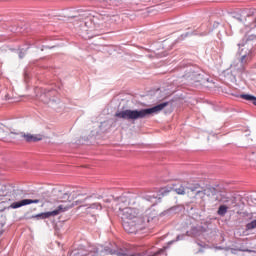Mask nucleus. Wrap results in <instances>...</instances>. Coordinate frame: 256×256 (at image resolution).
<instances>
[{"mask_svg": "<svg viewBox=\"0 0 256 256\" xmlns=\"http://www.w3.org/2000/svg\"><path fill=\"white\" fill-rule=\"evenodd\" d=\"M233 19H236L239 23H244L247 30V38L245 43L238 44L240 49L239 57L233 61L230 67L232 71H236L235 77L238 76L240 79H245L247 77L245 65L253 59L255 53L253 40L256 39V16L253 15V10L245 9L240 14L233 16Z\"/></svg>", "mask_w": 256, "mask_h": 256, "instance_id": "f257e3e1", "label": "nucleus"}, {"mask_svg": "<svg viewBox=\"0 0 256 256\" xmlns=\"http://www.w3.org/2000/svg\"><path fill=\"white\" fill-rule=\"evenodd\" d=\"M139 197L124 193L120 197L114 199L117 209L120 211L119 215L123 220V228L126 233L137 234L143 231L149 223L148 217H139V209L135 207L139 203Z\"/></svg>", "mask_w": 256, "mask_h": 256, "instance_id": "f03ea898", "label": "nucleus"}, {"mask_svg": "<svg viewBox=\"0 0 256 256\" xmlns=\"http://www.w3.org/2000/svg\"><path fill=\"white\" fill-rule=\"evenodd\" d=\"M167 105H169V102H162L153 107L140 110L126 109L122 111H117L114 117H117L118 119H124L125 121H137V119H145V117L157 115V113L163 111L164 107H167Z\"/></svg>", "mask_w": 256, "mask_h": 256, "instance_id": "7ed1b4c3", "label": "nucleus"}, {"mask_svg": "<svg viewBox=\"0 0 256 256\" xmlns=\"http://www.w3.org/2000/svg\"><path fill=\"white\" fill-rule=\"evenodd\" d=\"M204 74L195 67H188L185 71V75L183 79L186 81L187 85H194L195 87H199V85H203L205 81H209V79L203 78Z\"/></svg>", "mask_w": 256, "mask_h": 256, "instance_id": "20e7f679", "label": "nucleus"}, {"mask_svg": "<svg viewBox=\"0 0 256 256\" xmlns=\"http://www.w3.org/2000/svg\"><path fill=\"white\" fill-rule=\"evenodd\" d=\"M38 91L41 93L39 99L42 103H47L52 109H59L61 107V100L59 98H51L55 95V90L39 89Z\"/></svg>", "mask_w": 256, "mask_h": 256, "instance_id": "39448f33", "label": "nucleus"}, {"mask_svg": "<svg viewBox=\"0 0 256 256\" xmlns=\"http://www.w3.org/2000/svg\"><path fill=\"white\" fill-rule=\"evenodd\" d=\"M69 207H65L63 205H59L57 209L49 212H42L36 215L31 216V219H37V221H41L43 219H49V217H55L59 215V213H65Z\"/></svg>", "mask_w": 256, "mask_h": 256, "instance_id": "423d86ee", "label": "nucleus"}, {"mask_svg": "<svg viewBox=\"0 0 256 256\" xmlns=\"http://www.w3.org/2000/svg\"><path fill=\"white\" fill-rule=\"evenodd\" d=\"M142 199H144V201H147L148 203H151L152 205H157L161 197H159V194L157 193L148 192L142 196Z\"/></svg>", "mask_w": 256, "mask_h": 256, "instance_id": "0eeeda50", "label": "nucleus"}, {"mask_svg": "<svg viewBox=\"0 0 256 256\" xmlns=\"http://www.w3.org/2000/svg\"><path fill=\"white\" fill-rule=\"evenodd\" d=\"M20 136L27 141V143H36V141H41V136L40 135H33V134H25V133H20Z\"/></svg>", "mask_w": 256, "mask_h": 256, "instance_id": "6e6552de", "label": "nucleus"}, {"mask_svg": "<svg viewBox=\"0 0 256 256\" xmlns=\"http://www.w3.org/2000/svg\"><path fill=\"white\" fill-rule=\"evenodd\" d=\"M198 189H201L199 183L186 182V193H194L195 195Z\"/></svg>", "mask_w": 256, "mask_h": 256, "instance_id": "1a4fd4ad", "label": "nucleus"}, {"mask_svg": "<svg viewBox=\"0 0 256 256\" xmlns=\"http://www.w3.org/2000/svg\"><path fill=\"white\" fill-rule=\"evenodd\" d=\"M173 189H174L175 193H177V195L187 194L186 182H184L183 184H180L179 187H174Z\"/></svg>", "mask_w": 256, "mask_h": 256, "instance_id": "9d476101", "label": "nucleus"}, {"mask_svg": "<svg viewBox=\"0 0 256 256\" xmlns=\"http://www.w3.org/2000/svg\"><path fill=\"white\" fill-rule=\"evenodd\" d=\"M25 205H27V200L23 199V200H20V201H17V202H13L10 205V209H19L20 207H25Z\"/></svg>", "mask_w": 256, "mask_h": 256, "instance_id": "9b49d317", "label": "nucleus"}, {"mask_svg": "<svg viewBox=\"0 0 256 256\" xmlns=\"http://www.w3.org/2000/svg\"><path fill=\"white\" fill-rule=\"evenodd\" d=\"M177 211V207L169 208L168 210L163 211L160 215L161 217H171V215H175Z\"/></svg>", "mask_w": 256, "mask_h": 256, "instance_id": "f8f14e48", "label": "nucleus"}, {"mask_svg": "<svg viewBox=\"0 0 256 256\" xmlns=\"http://www.w3.org/2000/svg\"><path fill=\"white\" fill-rule=\"evenodd\" d=\"M204 193L207 197H211L213 195H217V189H215L214 187H207L204 188Z\"/></svg>", "mask_w": 256, "mask_h": 256, "instance_id": "ddd939ff", "label": "nucleus"}, {"mask_svg": "<svg viewBox=\"0 0 256 256\" xmlns=\"http://www.w3.org/2000/svg\"><path fill=\"white\" fill-rule=\"evenodd\" d=\"M228 209L229 207H227V205H220L217 213L220 215V217H225V215H227Z\"/></svg>", "mask_w": 256, "mask_h": 256, "instance_id": "4468645a", "label": "nucleus"}, {"mask_svg": "<svg viewBox=\"0 0 256 256\" xmlns=\"http://www.w3.org/2000/svg\"><path fill=\"white\" fill-rule=\"evenodd\" d=\"M255 96L251 95V94H241L240 98L244 99L245 101H250L251 103H253V99Z\"/></svg>", "mask_w": 256, "mask_h": 256, "instance_id": "2eb2a0df", "label": "nucleus"}, {"mask_svg": "<svg viewBox=\"0 0 256 256\" xmlns=\"http://www.w3.org/2000/svg\"><path fill=\"white\" fill-rule=\"evenodd\" d=\"M194 195H196V197L199 199H203V197H205V190L200 186V189L196 190Z\"/></svg>", "mask_w": 256, "mask_h": 256, "instance_id": "dca6fc26", "label": "nucleus"}, {"mask_svg": "<svg viewBox=\"0 0 256 256\" xmlns=\"http://www.w3.org/2000/svg\"><path fill=\"white\" fill-rule=\"evenodd\" d=\"M253 229H256V220L246 224V231H253Z\"/></svg>", "mask_w": 256, "mask_h": 256, "instance_id": "f3484780", "label": "nucleus"}, {"mask_svg": "<svg viewBox=\"0 0 256 256\" xmlns=\"http://www.w3.org/2000/svg\"><path fill=\"white\" fill-rule=\"evenodd\" d=\"M89 15L87 12H82L78 16H71L74 19H86V17Z\"/></svg>", "mask_w": 256, "mask_h": 256, "instance_id": "a211bd4d", "label": "nucleus"}, {"mask_svg": "<svg viewBox=\"0 0 256 256\" xmlns=\"http://www.w3.org/2000/svg\"><path fill=\"white\" fill-rule=\"evenodd\" d=\"M183 239H185L184 234H180L176 237V240H172V241L168 242V245H173V243H175V241H183Z\"/></svg>", "mask_w": 256, "mask_h": 256, "instance_id": "6ab92c4d", "label": "nucleus"}, {"mask_svg": "<svg viewBox=\"0 0 256 256\" xmlns=\"http://www.w3.org/2000/svg\"><path fill=\"white\" fill-rule=\"evenodd\" d=\"M27 49H29V47L19 49V58L20 59H23V57H25V53H27Z\"/></svg>", "mask_w": 256, "mask_h": 256, "instance_id": "aec40b11", "label": "nucleus"}, {"mask_svg": "<svg viewBox=\"0 0 256 256\" xmlns=\"http://www.w3.org/2000/svg\"><path fill=\"white\" fill-rule=\"evenodd\" d=\"M90 209H97L98 211H101L102 206L99 203H93L90 205Z\"/></svg>", "mask_w": 256, "mask_h": 256, "instance_id": "412c9836", "label": "nucleus"}, {"mask_svg": "<svg viewBox=\"0 0 256 256\" xmlns=\"http://www.w3.org/2000/svg\"><path fill=\"white\" fill-rule=\"evenodd\" d=\"M33 203H39V199H26V205H31Z\"/></svg>", "mask_w": 256, "mask_h": 256, "instance_id": "4be33fe9", "label": "nucleus"}, {"mask_svg": "<svg viewBox=\"0 0 256 256\" xmlns=\"http://www.w3.org/2000/svg\"><path fill=\"white\" fill-rule=\"evenodd\" d=\"M249 161H251L252 163H256V155L254 152L250 155Z\"/></svg>", "mask_w": 256, "mask_h": 256, "instance_id": "5701e85b", "label": "nucleus"}, {"mask_svg": "<svg viewBox=\"0 0 256 256\" xmlns=\"http://www.w3.org/2000/svg\"><path fill=\"white\" fill-rule=\"evenodd\" d=\"M167 193H169V192L167 190H165V189H162L160 191V194L162 195V197H165V195H167Z\"/></svg>", "mask_w": 256, "mask_h": 256, "instance_id": "b1692460", "label": "nucleus"}, {"mask_svg": "<svg viewBox=\"0 0 256 256\" xmlns=\"http://www.w3.org/2000/svg\"><path fill=\"white\" fill-rule=\"evenodd\" d=\"M233 207H237V203L235 202V199L232 200Z\"/></svg>", "mask_w": 256, "mask_h": 256, "instance_id": "393cba45", "label": "nucleus"}, {"mask_svg": "<svg viewBox=\"0 0 256 256\" xmlns=\"http://www.w3.org/2000/svg\"><path fill=\"white\" fill-rule=\"evenodd\" d=\"M252 103H253V105H255V107H256V97L254 96V98H253V100H252Z\"/></svg>", "mask_w": 256, "mask_h": 256, "instance_id": "a878e982", "label": "nucleus"}, {"mask_svg": "<svg viewBox=\"0 0 256 256\" xmlns=\"http://www.w3.org/2000/svg\"><path fill=\"white\" fill-rule=\"evenodd\" d=\"M3 133H5V131H3V128H0V135H3Z\"/></svg>", "mask_w": 256, "mask_h": 256, "instance_id": "bb28decb", "label": "nucleus"}, {"mask_svg": "<svg viewBox=\"0 0 256 256\" xmlns=\"http://www.w3.org/2000/svg\"><path fill=\"white\" fill-rule=\"evenodd\" d=\"M214 27H219V22H215Z\"/></svg>", "mask_w": 256, "mask_h": 256, "instance_id": "cd10ccee", "label": "nucleus"}, {"mask_svg": "<svg viewBox=\"0 0 256 256\" xmlns=\"http://www.w3.org/2000/svg\"><path fill=\"white\" fill-rule=\"evenodd\" d=\"M6 101H9L11 98H9V95L5 96Z\"/></svg>", "mask_w": 256, "mask_h": 256, "instance_id": "c85d7f7f", "label": "nucleus"}, {"mask_svg": "<svg viewBox=\"0 0 256 256\" xmlns=\"http://www.w3.org/2000/svg\"><path fill=\"white\" fill-rule=\"evenodd\" d=\"M198 253H203V249H200V250L198 251Z\"/></svg>", "mask_w": 256, "mask_h": 256, "instance_id": "c756f323", "label": "nucleus"}, {"mask_svg": "<svg viewBox=\"0 0 256 256\" xmlns=\"http://www.w3.org/2000/svg\"><path fill=\"white\" fill-rule=\"evenodd\" d=\"M198 245H199L200 247H203V245H202L201 243H198Z\"/></svg>", "mask_w": 256, "mask_h": 256, "instance_id": "7c9ffc66", "label": "nucleus"}, {"mask_svg": "<svg viewBox=\"0 0 256 256\" xmlns=\"http://www.w3.org/2000/svg\"><path fill=\"white\" fill-rule=\"evenodd\" d=\"M102 198H103V196H99V197H98V199H102Z\"/></svg>", "mask_w": 256, "mask_h": 256, "instance_id": "2f4dec72", "label": "nucleus"}, {"mask_svg": "<svg viewBox=\"0 0 256 256\" xmlns=\"http://www.w3.org/2000/svg\"><path fill=\"white\" fill-rule=\"evenodd\" d=\"M0 235H3V231H0Z\"/></svg>", "mask_w": 256, "mask_h": 256, "instance_id": "473e14b6", "label": "nucleus"}, {"mask_svg": "<svg viewBox=\"0 0 256 256\" xmlns=\"http://www.w3.org/2000/svg\"><path fill=\"white\" fill-rule=\"evenodd\" d=\"M106 203H109V200H106Z\"/></svg>", "mask_w": 256, "mask_h": 256, "instance_id": "72a5a7b5", "label": "nucleus"}, {"mask_svg": "<svg viewBox=\"0 0 256 256\" xmlns=\"http://www.w3.org/2000/svg\"><path fill=\"white\" fill-rule=\"evenodd\" d=\"M85 25H87V22H84Z\"/></svg>", "mask_w": 256, "mask_h": 256, "instance_id": "f704fd0d", "label": "nucleus"}]
</instances>
